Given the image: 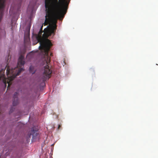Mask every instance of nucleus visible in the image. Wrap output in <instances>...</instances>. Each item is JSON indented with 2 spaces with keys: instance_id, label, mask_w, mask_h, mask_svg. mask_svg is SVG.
<instances>
[{
  "instance_id": "6",
  "label": "nucleus",
  "mask_w": 158,
  "mask_h": 158,
  "mask_svg": "<svg viewBox=\"0 0 158 158\" xmlns=\"http://www.w3.org/2000/svg\"><path fill=\"white\" fill-rule=\"evenodd\" d=\"M1 2H0V10L2 12L5 7L4 4L5 0H1Z\"/></svg>"
},
{
  "instance_id": "1",
  "label": "nucleus",
  "mask_w": 158,
  "mask_h": 158,
  "mask_svg": "<svg viewBox=\"0 0 158 158\" xmlns=\"http://www.w3.org/2000/svg\"><path fill=\"white\" fill-rule=\"evenodd\" d=\"M70 0H45L46 8L45 20L44 26L49 23L52 19L54 21L51 25L48 36L54 35L56 29L57 20H62L67 12Z\"/></svg>"
},
{
  "instance_id": "9",
  "label": "nucleus",
  "mask_w": 158,
  "mask_h": 158,
  "mask_svg": "<svg viewBox=\"0 0 158 158\" xmlns=\"http://www.w3.org/2000/svg\"><path fill=\"white\" fill-rule=\"evenodd\" d=\"M3 82L6 87V83H8V86L7 87V88H8V86L9 85V82H8V81H7V82L6 81V79L5 77H4V79L3 80Z\"/></svg>"
},
{
  "instance_id": "12",
  "label": "nucleus",
  "mask_w": 158,
  "mask_h": 158,
  "mask_svg": "<svg viewBox=\"0 0 158 158\" xmlns=\"http://www.w3.org/2000/svg\"><path fill=\"white\" fill-rule=\"evenodd\" d=\"M50 55L51 56L52 55V53H51L50 54Z\"/></svg>"
},
{
  "instance_id": "7",
  "label": "nucleus",
  "mask_w": 158,
  "mask_h": 158,
  "mask_svg": "<svg viewBox=\"0 0 158 158\" xmlns=\"http://www.w3.org/2000/svg\"><path fill=\"white\" fill-rule=\"evenodd\" d=\"M6 32L4 29L0 30V38L5 37L6 36Z\"/></svg>"
},
{
  "instance_id": "10",
  "label": "nucleus",
  "mask_w": 158,
  "mask_h": 158,
  "mask_svg": "<svg viewBox=\"0 0 158 158\" xmlns=\"http://www.w3.org/2000/svg\"><path fill=\"white\" fill-rule=\"evenodd\" d=\"M43 26H42L40 28V31H42V29H43Z\"/></svg>"
},
{
  "instance_id": "5",
  "label": "nucleus",
  "mask_w": 158,
  "mask_h": 158,
  "mask_svg": "<svg viewBox=\"0 0 158 158\" xmlns=\"http://www.w3.org/2000/svg\"><path fill=\"white\" fill-rule=\"evenodd\" d=\"M38 135V131L36 130H34L33 129L31 130L29 134V137H31V136L32 135V139H35Z\"/></svg>"
},
{
  "instance_id": "8",
  "label": "nucleus",
  "mask_w": 158,
  "mask_h": 158,
  "mask_svg": "<svg viewBox=\"0 0 158 158\" xmlns=\"http://www.w3.org/2000/svg\"><path fill=\"white\" fill-rule=\"evenodd\" d=\"M29 71L31 73L33 74L35 73V71L34 70V68L31 66L29 67Z\"/></svg>"
},
{
  "instance_id": "3",
  "label": "nucleus",
  "mask_w": 158,
  "mask_h": 158,
  "mask_svg": "<svg viewBox=\"0 0 158 158\" xmlns=\"http://www.w3.org/2000/svg\"><path fill=\"white\" fill-rule=\"evenodd\" d=\"M24 59V56L21 55L19 58L18 62L17 67H19V69H18L17 67H15L14 69L11 68L8 64L6 65V73L8 77L10 78V80H13L17 76L19 75L22 71L24 69L21 67L25 63Z\"/></svg>"
},
{
  "instance_id": "4",
  "label": "nucleus",
  "mask_w": 158,
  "mask_h": 158,
  "mask_svg": "<svg viewBox=\"0 0 158 158\" xmlns=\"http://www.w3.org/2000/svg\"><path fill=\"white\" fill-rule=\"evenodd\" d=\"M18 93L16 92L14 93L13 98L14 100L13 102V106H16L19 103V100L18 97Z\"/></svg>"
},
{
  "instance_id": "11",
  "label": "nucleus",
  "mask_w": 158,
  "mask_h": 158,
  "mask_svg": "<svg viewBox=\"0 0 158 158\" xmlns=\"http://www.w3.org/2000/svg\"><path fill=\"white\" fill-rule=\"evenodd\" d=\"M61 127V125H59L58 129H59L60 128V127Z\"/></svg>"
},
{
  "instance_id": "2",
  "label": "nucleus",
  "mask_w": 158,
  "mask_h": 158,
  "mask_svg": "<svg viewBox=\"0 0 158 158\" xmlns=\"http://www.w3.org/2000/svg\"><path fill=\"white\" fill-rule=\"evenodd\" d=\"M43 32V31H39L36 37V39L37 43L39 42L40 44L39 49L40 50L41 54L45 58L47 64V65L44 67V72L41 76L40 80L42 83L45 84V81L51 77L52 73V70L48 66L50 60L48 52L52 44L50 40L48 39H43L42 38L41 35Z\"/></svg>"
}]
</instances>
